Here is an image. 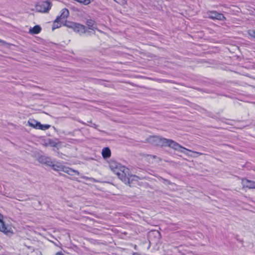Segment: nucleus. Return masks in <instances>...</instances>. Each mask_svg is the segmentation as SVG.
<instances>
[{
  "label": "nucleus",
  "instance_id": "nucleus-1",
  "mask_svg": "<svg viewBox=\"0 0 255 255\" xmlns=\"http://www.w3.org/2000/svg\"><path fill=\"white\" fill-rule=\"evenodd\" d=\"M149 141L153 145L160 146H168L183 153H185V150H188L187 148L182 146L172 139L160 136H152L150 138Z\"/></svg>",
  "mask_w": 255,
  "mask_h": 255
},
{
  "label": "nucleus",
  "instance_id": "nucleus-2",
  "mask_svg": "<svg viewBox=\"0 0 255 255\" xmlns=\"http://www.w3.org/2000/svg\"><path fill=\"white\" fill-rule=\"evenodd\" d=\"M50 166L55 171H62L70 175H79V172L75 170L72 169L68 167L65 166L61 164H53L52 162V165Z\"/></svg>",
  "mask_w": 255,
  "mask_h": 255
},
{
  "label": "nucleus",
  "instance_id": "nucleus-3",
  "mask_svg": "<svg viewBox=\"0 0 255 255\" xmlns=\"http://www.w3.org/2000/svg\"><path fill=\"white\" fill-rule=\"evenodd\" d=\"M129 172V170L128 168L122 165L115 170L114 173L123 182H128L127 176L128 175Z\"/></svg>",
  "mask_w": 255,
  "mask_h": 255
},
{
  "label": "nucleus",
  "instance_id": "nucleus-4",
  "mask_svg": "<svg viewBox=\"0 0 255 255\" xmlns=\"http://www.w3.org/2000/svg\"><path fill=\"white\" fill-rule=\"evenodd\" d=\"M129 172V170L128 168L122 165L115 170L114 173L123 182H128L127 176L128 175Z\"/></svg>",
  "mask_w": 255,
  "mask_h": 255
},
{
  "label": "nucleus",
  "instance_id": "nucleus-5",
  "mask_svg": "<svg viewBox=\"0 0 255 255\" xmlns=\"http://www.w3.org/2000/svg\"><path fill=\"white\" fill-rule=\"evenodd\" d=\"M67 26L80 35L87 32L89 35H91V31H87L86 26L84 25L78 23L72 22L68 24Z\"/></svg>",
  "mask_w": 255,
  "mask_h": 255
},
{
  "label": "nucleus",
  "instance_id": "nucleus-6",
  "mask_svg": "<svg viewBox=\"0 0 255 255\" xmlns=\"http://www.w3.org/2000/svg\"><path fill=\"white\" fill-rule=\"evenodd\" d=\"M52 3L50 1H45L38 2L35 6L36 10L40 12H48L50 9Z\"/></svg>",
  "mask_w": 255,
  "mask_h": 255
},
{
  "label": "nucleus",
  "instance_id": "nucleus-7",
  "mask_svg": "<svg viewBox=\"0 0 255 255\" xmlns=\"http://www.w3.org/2000/svg\"><path fill=\"white\" fill-rule=\"evenodd\" d=\"M208 17L213 20H219L224 21L226 20V17L221 13H219L216 11H209L207 12Z\"/></svg>",
  "mask_w": 255,
  "mask_h": 255
},
{
  "label": "nucleus",
  "instance_id": "nucleus-8",
  "mask_svg": "<svg viewBox=\"0 0 255 255\" xmlns=\"http://www.w3.org/2000/svg\"><path fill=\"white\" fill-rule=\"evenodd\" d=\"M86 25L88 28L92 31H91V33L95 34V29H98L96 22L91 19H88L86 21Z\"/></svg>",
  "mask_w": 255,
  "mask_h": 255
},
{
  "label": "nucleus",
  "instance_id": "nucleus-9",
  "mask_svg": "<svg viewBox=\"0 0 255 255\" xmlns=\"http://www.w3.org/2000/svg\"><path fill=\"white\" fill-rule=\"evenodd\" d=\"M242 184L245 187L250 189H255V181L245 179L242 180Z\"/></svg>",
  "mask_w": 255,
  "mask_h": 255
},
{
  "label": "nucleus",
  "instance_id": "nucleus-10",
  "mask_svg": "<svg viewBox=\"0 0 255 255\" xmlns=\"http://www.w3.org/2000/svg\"><path fill=\"white\" fill-rule=\"evenodd\" d=\"M69 10L67 8H63L61 11V14L58 16L56 19V22L57 20H61L66 19L69 15Z\"/></svg>",
  "mask_w": 255,
  "mask_h": 255
},
{
  "label": "nucleus",
  "instance_id": "nucleus-11",
  "mask_svg": "<svg viewBox=\"0 0 255 255\" xmlns=\"http://www.w3.org/2000/svg\"><path fill=\"white\" fill-rule=\"evenodd\" d=\"M109 164L110 169L113 172L122 165L120 163L112 159L109 161Z\"/></svg>",
  "mask_w": 255,
  "mask_h": 255
},
{
  "label": "nucleus",
  "instance_id": "nucleus-12",
  "mask_svg": "<svg viewBox=\"0 0 255 255\" xmlns=\"http://www.w3.org/2000/svg\"><path fill=\"white\" fill-rule=\"evenodd\" d=\"M128 179V182H124L125 184H128L129 186H131V184L133 183L134 181H138L140 179L137 176L135 175H130L129 172L128 173V175L127 176Z\"/></svg>",
  "mask_w": 255,
  "mask_h": 255
},
{
  "label": "nucleus",
  "instance_id": "nucleus-13",
  "mask_svg": "<svg viewBox=\"0 0 255 255\" xmlns=\"http://www.w3.org/2000/svg\"><path fill=\"white\" fill-rule=\"evenodd\" d=\"M38 160L39 162L45 164L47 165L50 166V165H52V160L50 159V158L48 157H46L44 156H41L39 157Z\"/></svg>",
  "mask_w": 255,
  "mask_h": 255
},
{
  "label": "nucleus",
  "instance_id": "nucleus-14",
  "mask_svg": "<svg viewBox=\"0 0 255 255\" xmlns=\"http://www.w3.org/2000/svg\"><path fill=\"white\" fill-rule=\"evenodd\" d=\"M0 231L4 233L6 235H8L9 233H12L11 231V228L7 226L4 223H2L0 226Z\"/></svg>",
  "mask_w": 255,
  "mask_h": 255
},
{
  "label": "nucleus",
  "instance_id": "nucleus-15",
  "mask_svg": "<svg viewBox=\"0 0 255 255\" xmlns=\"http://www.w3.org/2000/svg\"><path fill=\"white\" fill-rule=\"evenodd\" d=\"M102 153L104 159L109 158L111 155V150L109 147H104L102 149Z\"/></svg>",
  "mask_w": 255,
  "mask_h": 255
},
{
  "label": "nucleus",
  "instance_id": "nucleus-16",
  "mask_svg": "<svg viewBox=\"0 0 255 255\" xmlns=\"http://www.w3.org/2000/svg\"><path fill=\"white\" fill-rule=\"evenodd\" d=\"M28 123L30 127L36 129H38L40 123L35 121V120L30 119L28 121Z\"/></svg>",
  "mask_w": 255,
  "mask_h": 255
},
{
  "label": "nucleus",
  "instance_id": "nucleus-17",
  "mask_svg": "<svg viewBox=\"0 0 255 255\" xmlns=\"http://www.w3.org/2000/svg\"><path fill=\"white\" fill-rule=\"evenodd\" d=\"M41 28L39 25H35L30 29V32L32 34H38L41 31Z\"/></svg>",
  "mask_w": 255,
  "mask_h": 255
},
{
  "label": "nucleus",
  "instance_id": "nucleus-18",
  "mask_svg": "<svg viewBox=\"0 0 255 255\" xmlns=\"http://www.w3.org/2000/svg\"><path fill=\"white\" fill-rule=\"evenodd\" d=\"M61 20H57L56 22V19L54 20L53 26H52V30H54L56 28H59L61 27V23H60Z\"/></svg>",
  "mask_w": 255,
  "mask_h": 255
},
{
  "label": "nucleus",
  "instance_id": "nucleus-19",
  "mask_svg": "<svg viewBox=\"0 0 255 255\" xmlns=\"http://www.w3.org/2000/svg\"><path fill=\"white\" fill-rule=\"evenodd\" d=\"M50 127V125H42L41 123H40L38 129L45 130L48 129Z\"/></svg>",
  "mask_w": 255,
  "mask_h": 255
},
{
  "label": "nucleus",
  "instance_id": "nucleus-20",
  "mask_svg": "<svg viewBox=\"0 0 255 255\" xmlns=\"http://www.w3.org/2000/svg\"><path fill=\"white\" fill-rule=\"evenodd\" d=\"M248 34L250 36L252 37L253 38H255V30H249L248 31Z\"/></svg>",
  "mask_w": 255,
  "mask_h": 255
},
{
  "label": "nucleus",
  "instance_id": "nucleus-21",
  "mask_svg": "<svg viewBox=\"0 0 255 255\" xmlns=\"http://www.w3.org/2000/svg\"><path fill=\"white\" fill-rule=\"evenodd\" d=\"M116 2L121 5H124L127 3V0H114Z\"/></svg>",
  "mask_w": 255,
  "mask_h": 255
},
{
  "label": "nucleus",
  "instance_id": "nucleus-22",
  "mask_svg": "<svg viewBox=\"0 0 255 255\" xmlns=\"http://www.w3.org/2000/svg\"><path fill=\"white\" fill-rule=\"evenodd\" d=\"M187 149L188 150V151L192 152V151H191V150H189V149ZM186 151H187V150H185V154H187L186 153ZM193 152L195 153H196V154H198V155H203V153H201V152H197V151H193Z\"/></svg>",
  "mask_w": 255,
  "mask_h": 255
},
{
  "label": "nucleus",
  "instance_id": "nucleus-23",
  "mask_svg": "<svg viewBox=\"0 0 255 255\" xmlns=\"http://www.w3.org/2000/svg\"><path fill=\"white\" fill-rule=\"evenodd\" d=\"M3 215H1V214H0V224H2V223H4V222L3 221Z\"/></svg>",
  "mask_w": 255,
  "mask_h": 255
},
{
  "label": "nucleus",
  "instance_id": "nucleus-24",
  "mask_svg": "<svg viewBox=\"0 0 255 255\" xmlns=\"http://www.w3.org/2000/svg\"><path fill=\"white\" fill-rule=\"evenodd\" d=\"M55 255H64L62 252H59L57 253Z\"/></svg>",
  "mask_w": 255,
  "mask_h": 255
},
{
  "label": "nucleus",
  "instance_id": "nucleus-25",
  "mask_svg": "<svg viewBox=\"0 0 255 255\" xmlns=\"http://www.w3.org/2000/svg\"><path fill=\"white\" fill-rule=\"evenodd\" d=\"M2 42V40L0 39V42Z\"/></svg>",
  "mask_w": 255,
  "mask_h": 255
}]
</instances>
